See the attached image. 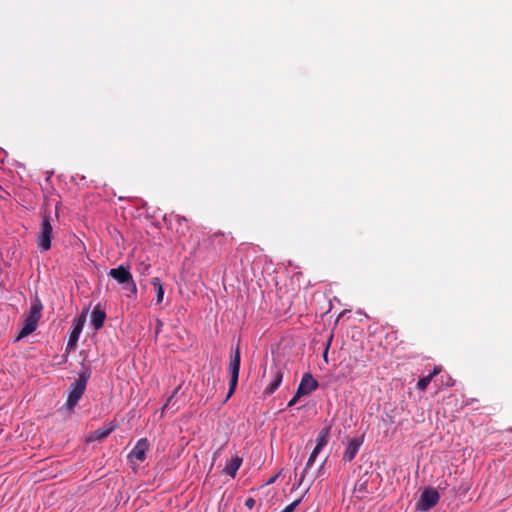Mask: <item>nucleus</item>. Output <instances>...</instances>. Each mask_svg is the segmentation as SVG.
Returning <instances> with one entry per match:
<instances>
[{"label": "nucleus", "instance_id": "obj_4", "mask_svg": "<svg viewBox=\"0 0 512 512\" xmlns=\"http://www.w3.org/2000/svg\"><path fill=\"white\" fill-rule=\"evenodd\" d=\"M439 493L434 488H426L421 496L418 502L416 503V508L419 511H428L431 508H433L438 500H439Z\"/></svg>", "mask_w": 512, "mask_h": 512}, {"label": "nucleus", "instance_id": "obj_14", "mask_svg": "<svg viewBox=\"0 0 512 512\" xmlns=\"http://www.w3.org/2000/svg\"><path fill=\"white\" fill-rule=\"evenodd\" d=\"M241 464L242 458L239 456H234L226 463V466L223 471L231 478H234Z\"/></svg>", "mask_w": 512, "mask_h": 512}, {"label": "nucleus", "instance_id": "obj_28", "mask_svg": "<svg viewBox=\"0 0 512 512\" xmlns=\"http://www.w3.org/2000/svg\"><path fill=\"white\" fill-rule=\"evenodd\" d=\"M161 326H162V322L160 320H158V326H157L156 333H158L160 331Z\"/></svg>", "mask_w": 512, "mask_h": 512}, {"label": "nucleus", "instance_id": "obj_3", "mask_svg": "<svg viewBox=\"0 0 512 512\" xmlns=\"http://www.w3.org/2000/svg\"><path fill=\"white\" fill-rule=\"evenodd\" d=\"M240 370V349L239 346L232 350L230 363H229V372H230V382H229V391L227 398L231 397L234 393L239 377Z\"/></svg>", "mask_w": 512, "mask_h": 512}, {"label": "nucleus", "instance_id": "obj_22", "mask_svg": "<svg viewBox=\"0 0 512 512\" xmlns=\"http://www.w3.org/2000/svg\"><path fill=\"white\" fill-rule=\"evenodd\" d=\"M124 289L127 291V296L128 297H132V296H135L136 293H137V286H136V283L133 279H131L129 282H127L125 285H124Z\"/></svg>", "mask_w": 512, "mask_h": 512}, {"label": "nucleus", "instance_id": "obj_10", "mask_svg": "<svg viewBox=\"0 0 512 512\" xmlns=\"http://www.w3.org/2000/svg\"><path fill=\"white\" fill-rule=\"evenodd\" d=\"M271 377H272V379H271L270 383L264 390V393L268 394V395L273 394L277 390V388L279 387V385L282 382L283 373L281 372V370L279 368L275 367L271 371Z\"/></svg>", "mask_w": 512, "mask_h": 512}, {"label": "nucleus", "instance_id": "obj_18", "mask_svg": "<svg viewBox=\"0 0 512 512\" xmlns=\"http://www.w3.org/2000/svg\"><path fill=\"white\" fill-rule=\"evenodd\" d=\"M368 492V479L366 478H360L355 486H354V495L359 498V499H362L364 498L365 496V493Z\"/></svg>", "mask_w": 512, "mask_h": 512}, {"label": "nucleus", "instance_id": "obj_5", "mask_svg": "<svg viewBox=\"0 0 512 512\" xmlns=\"http://www.w3.org/2000/svg\"><path fill=\"white\" fill-rule=\"evenodd\" d=\"M85 324V316L82 315L79 318L74 319L72 324V331L69 336V340L67 343V350H74L76 348L77 342L79 340V336L83 330Z\"/></svg>", "mask_w": 512, "mask_h": 512}, {"label": "nucleus", "instance_id": "obj_24", "mask_svg": "<svg viewBox=\"0 0 512 512\" xmlns=\"http://www.w3.org/2000/svg\"><path fill=\"white\" fill-rule=\"evenodd\" d=\"M150 268V265L145 263V262H141L140 263V267H139V271L141 272V274H146L148 273V270Z\"/></svg>", "mask_w": 512, "mask_h": 512}, {"label": "nucleus", "instance_id": "obj_25", "mask_svg": "<svg viewBox=\"0 0 512 512\" xmlns=\"http://www.w3.org/2000/svg\"><path fill=\"white\" fill-rule=\"evenodd\" d=\"M179 389H180V386H178V387L174 390L173 394L168 398V400H167L166 404L164 405L163 410L169 407V405H170V404H171V402H172L173 397L178 393Z\"/></svg>", "mask_w": 512, "mask_h": 512}, {"label": "nucleus", "instance_id": "obj_2", "mask_svg": "<svg viewBox=\"0 0 512 512\" xmlns=\"http://www.w3.org/2000/svg\"><path fill=\"white\" fill-rule=\"evenodd\" d=\"M52 233L53 228L51 225V216L44 212L42 214V221L37 239V244L41 251H47L51 248Z\"/></svg>", "mask_w": 512, "mask_h": 512}, {"label": "nucleus", "instance_id": "obj_27", "mask_svg": "<svg viewBox=\"0 0 512 512\" xmlns=\"http://www.w3.org/2000/svg\"><path fill=\"white\" fill-rule=\"evenodd\" d=\"M300 397L301 396H297V393H296L295 396L288 402V407L294 406Z\"/></svg>", "mask_w": 512, "mask_h": 512}, {"label": "nucleus", "instance_id": "obj_23", "mask_svg": "<svg viewBox=\"0 0 512 512\" xmlns=\"http://www.w3.org/2000/svg\"><path fill=\"white\" fill-rule=\"evenodd\" d=\"M301 501H302V498H299V499L293 501L291 504L286 506L281 512H293L298 507V505L301 503Z\"/></svg>", "mask_w": 512, "mask_h": 512}, {"label": "nucleus", "instance_id": "obj_7", "mask_svg": "<svg viewBox=\"0 0 512 512\" xmlns=\"http://www.w3.org/2000/svg\"><path fill=\"white\" fill-rule=\"evenodd\" d=\"M149 446L150 444L147 438L139 439L135 447L130 452L129 457L139 462H143L146 459V452L148 451Z\"/></svg>", "mask_w": 512, "mask_h": 512}, {"label": "nucleus", "instance_id": "obj_19", "mask_svg": "<svg viewBox=\"0 0 512 512\" xmlns=\"http://www.w3.org/2000/svg\"><path fill=\"white\" fill-rule=\"evenodd\" d=\"M329 434H330V428H323L319 434L317 435V439H316V446L315 448L316 449H319V450H322L323 447H325L328 443V439H329Z\"/></svg>", "mask_w": 512, "mask_h": 512}, {"label": "nucleus", "instance_id": "obj_6", "mask_svg": "<svg viewBox=\"0 0 512 512\" xmlns=\"http://www.w3.org/2000/svg\"><path fill=\"white\" fill-rule=\"evenodd\" d=\"M318 382L313 378L310 373H305L297 389V396H303L316 390Z\"/></svg>", "mask_w": 512, "mask_h": 512}, {"label": "nucleus", "instance_id": "obj_16", "mask_svg": "<svg viewBox=\"0 0 512 512\" xmlns=\"http://www.w3.org/2000/svg\"><path fill=\"white\" fill-rule=\"evenodd\" d=\"M37 328V324L25 317L24 319V325L22 329L20 330L16 341L28 336L29 334L33 333Z\"/></svg>", "mask_w": 512, "mask_h": 512}, {"label": "nucleus", "instance_id": "obj_15", "mask_svg": "<svg viewBox=\"0 0 512 512\" xmlns=\"http://www.w3.org/2000/svg\"><path fill=\"white\" fill-rule=\"evenodd\" d=\"M440 372H441V367L435 366L434 369L432 370V372H430L427 376H424L419 379V381L417 382V385H416L417 388L419 390H425L427 388V386L430 384V382L432 381V379L436 375H438Z\"/></svg>", "mask_w": 512, "mask_h": 512}, {"label": "nucleus", "instance_id": "obj_21", "mask_svg": "<svg viewBox=\"0 0 512 512\" xmlns=\"http://www.w3.org/2000/svg\"><path fill=\"white\" fill-rule=\"evenodd\" d=\"M320 451H321V450L316 449V448H314V449H313V451H312V453L310 454V456H309V458H308V461H307V463H306V467H305V469H304V471H303V474H302V476H301V480L304 478L305 474L308 472V469H309V468H311V467L313 466V464H314V462H315V460H316V458H317L318 454L320 453Z\"/></svg>", "mask_w": 512, "mask_h": 512}, {"label": "nucleus", "instance_id": "obj_12", "mask_svg": "<svg viewBox=\"0 0 512 512\" xmlns=\"http://www.w3.org/2000/svg\"><path fill=\"white\" fill-rule=\"evenodd\" d=\"M42 309H43V305H42L41 301L38 298H36L32 302L29 313L26 315V318L35 322L36 324H38V322L41 318Z\"/></svg>", "mask_w": 512, "mask_h": 512}, {"label": "nucleus", "instance_id": "obj_20", "mask_svg": "<svg viewBox=\"0 0 512 512\" xmlns=\"http://www.w3.org/2000/svg\"><path fill=\"white\" fill-rule=\"evenodd\" d=\"M155 292H156V303L160 304L163 301L164 298V287L163 284L158 277H154L151 281Z\"/></svg>", "mask_w": 512, "mask_h": 512}, {"label": "nucleus", "instance_id": "obj_26", "mask_svg": "<svg viewBox=\"0 0 512 512\" xmlns=\"http://www.w3.org/2000/svg\"><path fill=\"white\" fill-rule=\"evenodd\" d=\"M245 506L248 508V509H252L254 506H255V499L250 497V498H247L246 501H245Z\"/></svg>", "mask_w": 512, "mask_h": 512}, {"label": "nucleus", "instance_id": "obj_8", "mask_svg": "<svg viewBox=\"0 0 512 512\" xmlns=\"http://www.w3.org/2000/svg\"><path fill=\"white\" fill-rule=\"evenodd\" d=\"M108 275L122 285H125L127 282L133 279L132 274L129 271V267H125L123 265L110 269Z\"/></svg>", "mask_w": 512, "mask_h": 512}, {"label": "nucleus", "instance_id": "obj_11", "mask_svg": "<svg viewBox=\"0 0 512 512\" xmlns=\"http://www.w3.org/2000/svg\"><path fill=\"white\" fill-rule=\"evenodd\" d=\"M106 318L105 311L101 308V306L98 304L94 307L92 313H91V324L95 328V330H99L103 327L104 321Z\"/></svg>", "mask_w": 512, "mask_h": 512}, {"label": "nucleus", "instance_id": "obj_17", "mask_svg": "<svg viewBox=\"0 0 512 512\" xmlns=\"http://www.w3.org/2000/svg\"><path fill=\"white\" fill-rule=\"evenodd\" d=\"M114 430V427H102L95 430L88 437V441H102Z\"/></svg>", "mask_w": 512, "mask_h": 512}, {"label": "nucleus", "instance_id": "obj_13", "mask_svg": "<svg viewBox=\"0 0 512 512\" xmlns=\"http://www.w3.org/2000/svg\"><path fill=\"white\" fill-rule=\"evenodd\" d=\"M42 309H43V305H42L41 301L38 298H36L32 302L29 313L26 315V318L35 322L36 324H38V322L41 318Z\"/></svg>", "mask_w": 512, "mask_h": 512}, {"label": "nucleus", "instance_id": "obj_1", "mask_svg": "<svg viewBox=\"0 0 512 512\" xmlns=\"http://www.w3.org/2000/svg\"><path fill=\"white\" fill-rule=\"evenodd\" d=\"M90 372L88 370H84L79 374L78 379H76L69 386V393L66 403L61 407L60 412H67L68 416H70L74 412V408L77 405L78 401L83 396L87 382L90 378Z\"/></svg>", "mask_w": 512, "mask_h": 512}, {"label": "nucleus", "instance_id": "obj_9", "mask_svg": "<svg viewBox=\"0 0 512 512\" xmlns=\"http://www.w3.org/2000/svg\"><path fill=\"white\" fill-rule=\"evenodd\" d=\"M362 443L363 440L361 438H353L350 440L343 454V460L345 462H351L357 455Z\"/></svg>", "mask_w": 512, "mask_h": 512}]
</instances>
